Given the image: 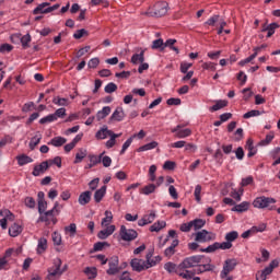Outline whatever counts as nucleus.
<instances>
[{"instance_id": "nucleus-1", "label": "nucleus", "mask_w": 280, "mask_h": 280, "mask_svg": "<svg viewBox=\"0 0 280 280\" xmlns=\"http://www.w3.org/2000/svg\"><path fill=\"white\" fill-rule=\"evenodd\" d=\"M275 203H277V199L272 197L260 196L253 201V207H255V209H268L269 211H277V206H271Z\"/></svg>"}, {"instance_id": "nucleus-2", "label": "nucleus", "mask_w": 280, "mask_h": 280, "mask_svg": "<svg viewBox=\"0 0 280 280\" xmlns=\"http://www.w3.org/2000/svg\"><path fill=\"white\" fill-rule=\"evenodd\" d=\"M167 8H170L167 2L160 1L156 2L153 8L149 9L144 14L154 19H161V16H165V14H167Z\"/></svg>"}, {"instance_id": "nucleus-3", "label": "nucleus", "mask_w": 280, "mask_h": 280, "mask_svg": "<svg viewBox=\"0 0 280 280\" xmlns=\"http://www.w3.org/2000/svg\"><path fill=\"white\" fill-rule=\"evenodd\" d=\"M199 264H205V256L202 255H195L185 258L180 264L179 268H183L184 270H187V268H196L199 266Z\"/></svg>"}, {"instance_id": "nucleus-4", "label": "nucleus", "mask_w": 280, "mask_h": 280, "mask_svg": "<svg viewBox=\"0 0 280 280\" xmlns=\"http://www.w3.org/2000/svg\"><path fill=\"white\" fill-rule=\"evenodd\" d=\"M62 260L60 258H56L54 260V266L51 268L47 269L48 275L46 276V280H56V278L62 277V272L65 270H61Z\"/></svg>"}, {"instance_id": "nucleus-5", "label": "nucleus", "mask_w": 280, "mask_h": 280, "mask_svg": "<svg viewBox=\"0 0 280 280\" xmlns=\"http://www.w3.org/2000/svg\"><path fill=\"white\" fill-rule=\"evenodd\" d=\"M195 236V242L199 244H205L207 242H214L217 235L213 232L207 230H201L192 234Z\"/></svg>"}, {"instance_id": "nucleus-6", "label": "nucleus", "mask_w": 280, "mask_h": 280, "mask_svg": "<svg viewBox=\"0 0 280 280\" xmlns=\"http://www.w3.org/2000/svg\"><path fill=\"white\" fill-rule=\"evenodd\" d=\"M230 248H233V243H228L223 242V243H213L212 245H209L206 248H200V253H215V250H230Z\"/></svg>"}, {"instance_id": "nucleus-7", "label": "nucleus", "mask_w": 280, "mask_h": 280, "mask_svg": "<svg viewBox=\"0 0 280 280\" xmlns=\"http://www.w3.org/2000/svg\"><path fill=\"white\" fill-rule=\"evenodd\" d=\"M152 264H148V260L139 259V258H133L130 261V266L135 272H143V270H149V268H152Z\"/></svg>"}, {"instance_id": "nucleus-8", "label": "nucleus", "mask_w": 280, "mask_h": 280, "mask_svg": "<svg viewBox=\"0 0 280 280\" xmlns=\"http://www.w3.org/2000/svg\"><path fill=\"white\" fill-rule=\"evenodd\" d=\"M109 268L106 270L109 277H114L115 275H119L121 272L122 267L119 266V257L112 256L108 260Z\"/></svg>"}, {"instance_id": "nucleus-9", "label": "nucleus", "mask_w": 280, "mask_h": 280, "mask_svg": "<svg viewBox=\"0 0 280 280\" xmlns=\"http://www.w3.org/2000/svg\"><path fill=\"white\" fill-rule=\"evenodd\" d=\"M119 235L124 242H135L139 237L137 230L126 229V225L120 226Z\"/></svg>"}, {"instance_id": "nucleus-10", "label": "nucleus", "mask_w": 280, "mask_h": 280, "mask_svg": "<svg viewBox=\"0 0 280 280\" xmlns=\"http://www.w3.org/2000/svg\"><path fill=\"white\" fill-rule=\"evenodd\" d=\"M237 266V259L230 258L224 261L223 270L221 271V279H226L229 273L233 272L234 268Z\"/></svg>"}, {"instance_id": "nucleus-11", "label": "nucleus", "mask_w": 280, "mask_h": 280, "mask_svg": "<svg viewBox=\"0 0 280 280\" xmlns=\"http://www.w3.org/2000/svg\"><path fill=\"white\" fill-rule=\"evenodd\" d=\"M126 113H124V107L118 106L109 117L108 124H113V121H124Z\"/></svg>"}, {"instance_id": "nucleus-12", "label": "nucleus", "mask_w": 280, "mask_h": 280, "mask_svg": "<svg viewBox=\"0 0 280 280\" xmlns=\"http://www.w3.org/2000/svg\"><path fill=\"white\" fill-rule=\"evenodd\" d=\"M49 170V161H44L38 165H35L32 172L33 176H40V174H45Z\"/></svg>"}, {"instance_id": "nucleus-13", "label": "nucleus", "mask_w": 280, "mask_h": 280, "mask_svg": "<svg viewBox=\"0 0 280 280\" xmlns=\"http://www.w3.org/2000/svg\"><path fill=\"white\" fill-rule=\"evenodd\" d=\"M213 270H215V265H211L207 261H203V262L199 264V266L197 267L195 272L197 275H202L203 272H213Z\"/></svg>"}, {"instance_id": "nucleus-14", "label": "nucleus", "mask_w": 280, "mask_h": 280, "mask_svg": "<svg viewBox=\"0 0 280 280\" xmlns=\"http://www.w3.org/2000/svg\"><path fill=\"white\" fill-rule=\"evenodd\" d=\"M152 257H154V248L149 250V253L145 255L147 265L153 264V265H151V268H154V266H156V264H161V260L163 258L161 256H155L154 258H152Z\"/></svg>"}, {"instance_id": "nucleus-15", "label": "nucleus", "mask_w": 280, "mask_h": 280, "mask_svg": "<svg viewBox=\"0 0 280 280\" xmlns=\"http://www.w3.org/2000/svg\"><path fill=\"white\" fill-rule=\"evenodd\" d=\"M178 244H180V241H178V238L173 240L171 246H168L164 250V257H174V255H176V247L178 246Z\"/></svg>"}, {"instance_id": "nucleus-16", "label": "nucleus", "mask_w": 280, "mask_h": 280, "mask_svg": "<svg viewBox=\"0 0 280 280\" xmlns=\"http://www.w3.org/2000/svg\"><path fill=\"white\" fill-rule=\"evenodd\" d=\"M91 196H93V192H91L90 190L81 192L78 198L79 205H81V207H85V205H89V202H91Z\"/></svg>"}, {"instance_id": "nucleus-17", "label": "nucleus", "mask_w": 280, "mask_h": 280, "mask_svg": "<svg viewBox=\"0 0 280 280\" xmlns=\"http://www.w3.org/2000/svg\"><path fill=\"white\" fill-rule=\"evenodd\" d=\"M115 225H108L105 230H101L97 233L98 240H107V237H110L115 233Z\"/></svg>"}, {"instance_id": "nucleus-18", "label": "nucleus", "mask_w": 280, "mask_h": 280, "mask_svg": "<svg viewBox=\"0 0 280 280\" xmlns=\"http://www.w3.org/2000/svg\"><path fill=\"white\" fill-rule=\"evenodd\" d=\"M164 269L166 270V272H170L172 275V272H175L176 275H178V272H180L182 270H185L184 268H180V265H176L172 261H168L164 265Z\"/></svg>"}, {"instance_id": "nucleus-19", "label": "nucleus", "mask_w": 280, "mask_h": 280, "mask_svg": "<svg viewBox=\"0 0 280 280\" xmlns=\"http://www.w3.org/2000/svg\"><path fill=\"white\" fill-rule=\"evenodd\" d=\"M229 106V101L226 100H219L215 102L213 106L209 108L210 113H215L218 110H222V108H226Z\"/></svg>"}, {"instance_id": "nucleus-20", "label": "nucleus", "mask_w": 280, "mask_h": 280, "mask_svg": "<svg viewBox=\"0 0 280 280\" xmlns=\"http://www.w3.org/2000/svg\"><path fill=\"white\" fill-rule=\"evenodd\" d=\"M21 233H23V226L19 225L18 223H13L9 228V235L11 237H19V235H21Z\"/></svg>"}, {"instance_id": "nucleus-21", "label": "nucleus", "mask_w": 280, "mask_h": 280, "mask_svg": "<svg viewBox=\"0 0 280 280\" xmlns=\"http://www.w3.org/2000/svg\"><path fill=\"white\" fill-rule=\"evenodd\" d=\"M250 208V202L243 201L240 205H236L232 208V211H235L236 213H244Z\"/></svg>"}, {"instance_id": "nucleus-22", "label": "nucleus", "mask_w": 280, "mask_h": 280, "mask_svg": "<svg viewBox=\"0 0 280 280\" xmlns=\"http://www.w3.org/2000/svg\"><path fill=\"white\" fill-rule=\"evenodd\" d=\"M18 165L23 167V165H27V163H34V159L30 158L26 154H21L16 156Z\"/></svg>"}, {"instance_id": "nucleus-23", "label": "nucleus", "mask_w": 280, "mask_h": 280, "mask_svg": "<svg viewBox=\"0 0 280 280\" xmlns=\"http://www.w3.org/2000/svg\"><path fill=\"white\" fill-rule=\"evenodd\" d=\"M62 209V206L58 201L55 202L54 208L51 210L45 211L46 215L48 218H54V215H60V210Z\"/></svg>"}, {"instance_id": "nucleus-24", "label": "nucleus", "mask_w": 280, "mask_h": 280, "mask_svg": "<svg viewBox=\"0 0 280 280\" xmlns=\"http://www.w3.org/2000/svg\"><path fill=\"white\" fill-rule=\"evenodd\" d=\"M166 226L167 223L165 221H158L150 226L149 231H151V233H159V231H162V229Z\"/></svg>"}, {"instance_id": "nucleus-25", "label": "nucleus", "mask_w": 280, "mask_h": 280, "mask_svg": "<svg viewBox=\"0 0 280 280\" xmlns=\"http://www.w3.org/2000/svg\"><path fill=\"white\" fill-rule=\"evenodd\" d=\"M132 65H139V62H145V50H141L140 54H135L131 57Z\"/></svg>"}, {"instance_id": "nucleus-26", "label": "nucleus", "mask_w": 280, "mask_h": 280, "mask_svg": "<svg viewBox=\"0 0 280 280\" xmlns=\"http://www.w3.org/2000/svg\"><path fill=\"white\" fill-rule=\"evenodd\" d=\"M106 196V185L102 186L94 192L95 202H102L103 198Z\"/></svg>"}, {"instance_id": "nucleus-27", "label": "nucleus", "mask_w": 280, "mask_h": 280, "mask_svg": "<svg viewBox=\"0 0 280 280\" xmlns=\"http://www.w3.org/2000/svg\"><path fill=\"white\" fill-rule=\"evenodd\" d=\"M65 143H67L66 138L55 137L48 142V145H54L55 148H62Z\"/></svg>"}, {"instance_id": "nucleus-28", "label": "nucleus", "mask_w": 280, "mask_h": 280, "mask_svg": "<svg viewBox=\"0 0 280 280\" xmlns=\"http://www.w3.org/2000/svg\"><path fill=\"white\" fill-rule=\"evenodd\" d=\"M110 115V106H105L102 110H98L96 114L97 121H102V119H106Z\"/></svg>"}, {"instance_id": "nucleus-29", "label": "nucleus", "mask_w": 280, "mask_h": 280, "mask_svg": "<svg viewBox=\"0 0 280 280\" xmlns=\"http://www.w3.org/2000/svg\"><path fill=\"white\" fill-rule=\"evenodd\" d=\"M43 139V135H40L39 132H37L30 141L28 143V148L30 150H36V145H38V143H40V140Z\"/></svg>"}, {"instance_id": "nucleus-30", "label": "nucleus", "mask_w": 280, "mask_h": 280, "mask_svg": "<svg viewBox=\"0 0 280 280\" xmlns=\"http://www.w3.org/2000/svg\"><path fill=\"white\" fill-rule=\"evenodd\" d=\"M47 250V238L40 237L37 244V255H43Z\"/></svg>"}, {"instance_id": "nucleus-31", "label": "nucleus", "mask_w": 280, "mask_h": 280, "mask_svg": "<svg viewBox=\"0 0 280 280\" xmlns=\"http://www.w3.org/2000/svg\"><path fill=\"white\" fill-rule=\"evenodd\" d=\"M49 5H51V3L49 2H43L40 4H38L34 10H33V14H48V12H45V8H49Z\"/></svg>"}, {"instance_id": "nucleus-32", "label": "nucleus", "mask_w": 280, "mask_h": 280, "mask_svg": "<svg viewBox=\"0 0 280 280\" xmlns=\"http://www.w3.org/2000/svg\"><path fill=\"white\" fill-rule=\"evenodd\" d=\"M105 246L108 248L110 247V244L108 242H97L94 244L90 253H100V250H104Z\"/></svg>"}, {"instance_id": "nucleus-33", "label": "nucleus", "mask_w": 280, "mask_h": 280, "mask_svg": "<svg viewBox=\"0 0 280 280\" xmlns=\"http://www.w3.org/2000/svg\"><path fill=\"white\" fill-rule=\"evenodd\" d=\"M156 191V186L154 184H149L140 189V194L144 196H150V194H154Z\"/></svg>"}, {"instance_id": "nucleus-34", "label": "nucleus", "mask_w": 280, "mask_h": 280, "mask_svg": "<svg viewBox=\"0 0 280 280\" xmlns=\"http://www.w3.org/2000/svg\"><path fill=\"white\" fill-rule=\"evenodd\" d=\"M159 147V142L152 141L137 149V152H148V150H154Z\"/></svg>"}, {"instance_id": "nucleus-35", "label": "nucleus", "mask_w": 280, "mask_h": 280, "mask_svg": "<svg viewBox=\"0 0 280 280\" xmlns=\"http://www.w3.org/2000/svg\"><path fill=\"white\" fill-rule=\"evenodd\" d=\"M20 43L22 44L23 49L30 48V43H32V35L27 33L26 35H21Z\"/></svg>"}, {"instance_id": "nucleus-36", "label": "nucleus", "mask_w": 280, "mask_h": 280, "mask_svg": "<svg viewBox=\"0 0 280 280\" xmlns=\"http://www.w3.org/2000/svg\"><path fill=\"white\" fill-rule=\"evenodd\" d=\"M86 159V149H79V152L75 154L74 159V165H78V163H82Z\"/></svg>"}, {"instance_id": "nucleus-37", "label": "nucleus", "mask_w": 280, "mask_h": 280, "mask_svg": "<svg viewBox=\"0 0 280 280\" xmlns=\"http://www.w3.org/2000/svg\"><path fill=\"white\" fill-rule=\"evenodd\" d=\"M84 273L86 275L88 279L93 280L97 277V268L95 267H86L84 269Z\"/></svg>"}, {"instance_id": "nucleus-38", "label": "nucleus", "mask_w": 280, "mask_h": 280, "mask_svg": "<svg viewBox=\"0 0 280 280\" xmlns=\"http://www.w3.org/2000/svg\"><path fill=\"white\" fill-rule=\"evenodd\" d=\"M151 49H160L161 51H165V43L163 42V38L153 40Z\"/></svg>"}, {"instance_id": "nucleus-39", "label": "nucleus", "mask_w": 280, "mask_h": 280, "mask_svg": "<svg viewBox=\"0 0 280 280\" xmlns=\"http://www.w3.org/2000/svg\"><path fill=\"white\" fill-rule=\"evenodd\" d=\"M108 132H113V130H108V127L104 126L101 130H98L95 133V138L96 139H106V137H108Z\"/></svg>"}, {"instance_id": "nucleus-40", "label": "nucleus", "mask_w": 280, "mask_h": 280, "mask_svg": "<svg viewBox=\"0 0 280 280\" xmlns=\"http://www.w3.org/2000/svg\"><path fill=\"white\" fill-rule=\"evenodd\" d=\"M192 228L195 229V231H200V229H202L205 226V224H207L206 220L202 219H195L192 221H190Z\"/></svg>"}, {"instance_id": "nucleus-41", "label": "nucleus", "mask_w": 280, "mask_h": 280, "mask_svg": "<svg viewBox=\"0 0 280 280\" xmlns=\"http://www.w3.org/2000/svg\"><path fill=\"white\" fill-rule=\"evenodd\" d=\"M120 136L121 135H117L113 131H108V137H110V139L106 142V148H114V145L116 143V139Z\"/></svg>"}, {"instance_id": "nucleus-42", "label": "nucleus", "mask_w": 280, "mask_h": 280, "mask_svg": "<svg viewBox=\"0 0 280 280\" xmlns=\"http://www.w3.org/2000/svg\"><path fill=\"white\" fill-rule=\"evenodd\" d=\"M269 275H272V272L267 271V267H265L262 270L256 272V280H266Z\"/></svg>"}, {"instance_id": "nucleus-43", "label": "nucleus", "mask_w": 280, "mask_h": 280, "mask_svg": "<svg viewBox=\"0 0 280 280\" xmlns=\"http://www.w3.org/2000/svg\"><path fill=\"white\" fill-rule=\"evenodd\" d=\"M196 276V270H185V272L179 271L178 272V277H182L183 279H186V280H191L194 279V277Z\"/></svg>"}, {"instance_id": "nucleus-44", "label": "nucleus", "mask_w": 280, "mask_h": 280, "mask_svg": "<svg viewBox=\"0 0 280 280\" xmlns=\"http://www.w3.org/2000/svg\"><path fill=\"white\" fill-rule=\"evenodd\" d=\"M191 135V129L186 128V129H180L179 131L175 132V137L177 139H185L187 137H190Z\"/></svg>"}, {"instance_id": "nucleus-45", "label": "nucleus", "mask_w": 280, "mask_h": 280, "mask_svg": "<svg viewBox=\"0 0 280 280\" xmlns=\"http://www.w3.org/2000/svg\"><path fill=\"white\" fill-rule=\"evenodd\" d=\"M52 116L55 117V121L59 119H65L67 117V109L65 107L58 108Z\"/></svg>"}, {"instance_id": "nucleus-46", "label": "nucleus", "mask_w": 280, "mask_h": 280, "mask_svg": "<svg viewBox=\"0 0 280 280\" xmlns=\"http://www.w3.org/2000/svg\"><path fill=\"white\" fill-rule=\"evenodd\" d=\"M272 139H275V132L270 131L264 140L258 142V145H270V143H272Z\"/></svg>"}, {"instance_id": "nucleus-47", "label": "nucleus", "mask_w": 280, "mask_h": 280, "mask_svg": "<svg viewBox=\"0 0 280 280\" xmlns=\"http://www.w3.org/2000/svg\"><path fill=\"white\" fill-rule=\"evenodd\" d=\"M110 222H113V212L106 210L105 211V218L102 219V226H108V224H110Z\"/></svg>"}, {"instance_id": "nucleus-48", "label": "nucleus", "mask_w": 280, "mask_h": 280, "mask_svg": "<svg viewBox=\"0 0 280 280\" xmlns=\"http://www.w3.org/2000/svg\"><path fill=\"white\" fill-rule=\"evenodd\" d=\"M266 112H259L258 109H252L243 115L244 119H250V117H259V115H264Z\"/></svg>"}, {"instance_id": "nucleus-49", "label": "nucleus", "mask_w": 280, "mask_h": 280, "mask_svg": "<svg viewBox=\"0 0 280 280\" xmlns=\"http://www.w3.org/2000/svg\"><path fill=\"white\" fill-rule=\"evenodd\" d=\"M237 237H240V234L237 233V231L229 232L228 234H225V242L233 244V242H235Z\"/></svg>"}, {"instance_id": "nucleus-50", "label": "nucleus", "mask_w": 280, "mask_h": 280, "mask_svg": "<svg viewBox=\"0 0 280 280\" xmlns=\"http://www.w3.org/2000/svg\"><path fill=\"white\" fill-rule=\"evenodd\" d=\"M279 27L280 25L277 22L269 24L267 30V38H271L272 35L275 34V31L279 30Z\"/></svg>"}, {"instance_id": "nucleus-51", "label": "nucleus", "mask_w": 280, "mask_h": 280, "mask_svg": "<svg viewBox=\"0 0 280 280\" xmlns=\"http://www.w3.org/2000/svg\"><path fill=\"white\" fill-rule=\"evenodd\" d=\"M52 103L57 106H69V98H62L60 96H56L52 100Z\"/></svg>"}, {"instance_id": "nucleus-52", "label": "nucleus", "mask_w": 280, "mask_h": 280, "mask_svg": "<svg viewBox=\"0 0 280 280\" xmlns=\"http://www.w3.org/2000/svg\"><path fill=\"white\" fill-rule=\"evenodd\" d=\"M213 159L219 163V165H222V163H224V153H222V150L218 149L214 152Z\"/></svg>"}, {"instance_id": "nucleus-53", "label": "nucleus", "mask_w": 280, "mask_h": 280, "mask_svg": "<svg viewBox=\"0 0 280 280\" xmlns=\"http://www.w3.org/2000/svg\"><path fill=\"white\" fill-rule=\"evenodd\" d=\"M83 36H89V31H86V28L78 30L73 34V38H75V40H80V38H83Z\"/></svg>"}, {"instance_id": "nucleus-54", "label": "nucleus", "mask_w": 280, "mask_h": 280, "mask_svg": "<svg viewBox=\"0 0 280 280\" xmlns=\"http://www.w3.org/2000/svg\"><path fill=\"white\" fill-rule=\"evenodd\" d=\"M137 137V135L131 136L129 139L126 140V142L122 144V149L120 150V154H125L128 150L129 145L132 144V141Z\"/></svg>"}, {"instance_id": "nucleus-55", "label": "nucleus", "mask_w": 280, "mask_h": 280, "mask_svg": "<svg viewBox=\"0 0 280 280\" xmlns=\"http://www.w3.org/2000/svg\"><path fill=\"white\" fill-rule=\"evenodd\" d=\"M51 121H56V116H54V114H49L48 116L39 119V124L42 126L45 124H51Z\"/></svg>"}, {"instance_id": "nucleus-56", "label": "nucleus", "mask_w": 280, "mask_h": 280, "mask_svg": "<svg viewBox=\"0 0 280 280\" xmlns=\"http://www.w3.org/2000/svg\"><path fill=\"white\" fill-rule=\"evenodd\" d=\"M220 22V15H213L205 24L210 25V27H215V24Z\"/></svg>"}, {"instance_id": "nucleus-57", "label": "nucleus", "mask_w": 280, "mask_h": 280, "mask_svg": "<svg viewBox=\"0 0 280 280\" xmlns=\"http://www.w3.org/2000/svg\"><path fill=\"white\" fill-rule=\"evenodd\" d=\"M255 183V179L253 176H247L242 179L241 187H248V185H253Z\"/></svg>"}, {"instance_id": "nucleus-58", "label": "nucleus", "mask_w": 280, "mask_h": 280, "mask_svg": "<svg viewBox=\"0 0 280 280\" xmlns=\"http://www.w3.org/2000/svg\"><path fill=\"white\" fill-rule=\"evenodd\" d=\"M217 67H218V63H214V62L202 63V69H206L207 71H215Z\"/></svg>"}, {"instance_id": "nucleus-59", "label": "nucleus", "mask_w": 280, "mask_h": 280, "mask_svg": "<svg viewBox=\"0 0 280 280\" xmlns=\"http://www.w3.org/2000/svg\"><path fill=\"white\" fill-rule=\"evenodd\" d=\"M12 49H14V46L10 45V44H2L0 46V54H10V51H12Z\"/></svg>"}, {"instance_id": "nucleus-60", "label": "nucleus", "mask_w": 280, "mask_h": 280, "mask_svg": "<svg viewBox=\"0 0 280 280\" xmlns=\"http://www.w3.org/2000/svg\"><path fill=\"white\" fill-rule=\"evenodd\" d=\"M37 205H38V213L39 215H43V213L47 211V201L46 200L37 201Z\"/></svg>"}, {"instance_id": "nucleus-61", "label": "nucleus", "mask_w": 280, "mask_h": 280, "mask_svg": "<svg viewBox=\"0 0 280 280\" xmlns=\"http://www.w3.org/2000/svg\"><path fill=\"white\" fill-rule=\"evenodd\" d=\"M100 66V58L95 57L92 58L89 62H88V67L90 69H97V67Z\"/></svg>"}, {"instance_id": "nucleus-62", "label": "nucleus", "mask_w": 280, "mask_h": 280, "mask_svg": "<svg viewBox=\"0 0 280 280\" xmlns=\"http://www.w3.org/2000/svg\"><path fill=\"white\" fill-rule=\"evenodd\" d=\"M163 170L174 171L176 170V162L174 161H166L163 165Z\"/></svg>"}, {"instance_id": "nucleus-63", "label": "nucleus", "mask_w": 280, "mask_h": 280, "mask_svg": "<svg viewBox=\"0 0 280 280\" xmlns=\"http://www.w3.org/2000/svg\"><path fill=\"white\" fill-rule=\"evenodd\" d=\"M104 91L105 93H115L117 91V84L110 82L105 86Z\"/></svg>"}, {"instance_id": "nucleus-64", "label": "nucleus", "mask_w": 280, "mask_h": 280, "mask_svg": "<svg viewBox=\"0 0 280 280\" xmlns=\"http://www.w3.org/2000/svg\"><path fill=\"white\" fill-rule=\"evenodd\" d=\"M147 224H152V222H154V220L156 219V212L151 211L150 214H145L144 215Z\"/></svg>"}]
</instances>
